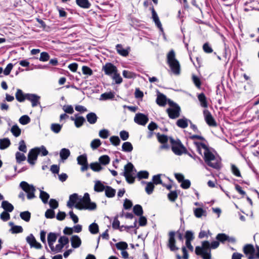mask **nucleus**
<instances>
[{"instance_id": "nucleus-1", "label": "nucleus", "mask_w": 259, "mask_h": 259, "mask_svg": "<svg viewBox=\"0 0 259 259\" xmlns=\"http://www.w3.org/2000/svg\"><path fill=\"white\" fill-rule=\"evenodd\" d=\"M67 206L69 208L75 207L79 210H94L97 206L95 203L91 201L90 195L85 193L83 196L76 193L70 195Z\"/></svg>"}, {"instance_id": "nucleus-2", "label": "nucleus", "mask_w": 259, "mask_h": 259, "mask_svg": "<svg viewBox=\"0 0 259 259\" xmlns=\"http://www.w3.org/2000/svg\"><path fill=\"white\" fill-rule=\"evenodd\" d=\"M197 151L203 156L205 163L209 166L219 168L220 166V158L215 155L211 150L203 142H194Z\"/></svg>"}, {"instance_id": "nucleus-3", "label": "nucleus", "mask_w": 259, "mask_h": 259, "mask_svg": "<svg viewBox=\"0 0 259 259\" xmlns=\"http://www.w3.org/2000/svg\"><path fill=\"white\" fill-rule=\"evenodd\" d=\"M57 235L54 233H50L48 235V245L52 252L54 253L60 252L65 245L69 243V239L67 237L63 236H61L58 240V244L54 246V244L57 240Z\"/></svg>"}, {"instance_id": "nucleus-4", "label": "nucleus", "mask_w": 259, "mask_h": 259, "mask_svg": "<svg viewBox=\"0 0 259 259\" xmlns=\"http://www.w3.org/2000/svg\"><path fill=\"white\" fill-rule=\"evenodd\" d=\"M220 245L219 242L214 241L211 244L207 241L202 242L201 246H196L195 253L198 255H201L203 259H211L210 248L215 249Z\"/></svg>"}, {"instance_id": "nucleus-5", "label": "nucleus", "mask_w": 259, "mask_h": 259, "mask_svg": "<svg viewBox=\"0 0 259 259\" xmlns=\"http://www.w3.org/2000/svg\"><path fill=\"white\" fill-rule=\"evenodd\" d=\"M167 62L172 72L176 75H179L180 73V65L176 58L175 53L172 50L170 51L167 55Z\"/></svg>"}, {"instance_id": "nucleus-6", "label": "nucleus", "mask_w": 259, "mask_h": 259, "mask_svg": "<svg viewBox=\"0 0 259 259\" xmlns=\"http://www.w3.org/2000/svg\"><path fill=\"white\" fill-rule=\"evenodd\" d=\"M124 176L128 183H133L136 176V170L131 163L124 166Z\"/></svg>"}, {"instance_id": "nucleus-7", "label": "nucleus", "mask_w": 259, "mask_h": 259, "mask_svg": "<svg viewBox=\"0 0 259 259\" xmlns=\"http://www.w3.org/2000/svg\"><path fill=\"white\" fill-rule=\"evenodd\" d=\"M20 187L27 193V197L28 199H31L35 197V188L32 185H30L25 181H22L20 184Z\"/></svg>"}, {"instance_id": "nucleus-8", "label": "nucleus", "mask_w": 259, "mask_h": 259, "mask_svg": "<svg viewBox=\"0 0 259 259\" xmlns=\"http://www.w3.org/2000/svg\"><path fill=\"white\" fill-rule=\"evenodd\" d=\"M168 104L170 107L166 109V112L168 114L169 118L175 119L180 116V108L177 104L172 101H168Z\"/></svg>"}, {"instance_id": "nucleus-9", "label": "nucleus", "mask_w": 259, "mask_h": 259, "mask_svg": "<svg viewBox=\"0 0 259 259\" xmlns=\"http://www.w3.org/2000/svg\"><path fill=\"white\" fill-rule=\"evenodd\" d=\"M171 149L174 153L178 155H180L185 153L186 149L179 140H175L170 139Z\"/></svg>"}, {"instance_id": "nucleus-10", "label": "nucleus", "mask_w": 259, "mask_h": 259, "mask_svg": "<svg viewBox=\"0 0 259 259\" xmlns=\"http://www.w3.org/2000/svg\"><path fill=\"white\" fill-rule=\"evenodd\" d=\"M102 70L105 72V74L110 77L118 71L116 67L110 63H106L103 65Z\"/></svg>"}, {"instance_id": "nucleus-11", "label": "nucleus", "mask_w": 259, "mask_h": 259, "mask_svg": "<svg viewBox=\"0 0 259 259\" xmlns=\"http://www.w3.org/2000/svg\"><path fill=\"white\" fill-rule=\"evenodd\" d=\"M243 252L248 259L256 258L255 249L251 244H247L243 247Z\"/></svg>"}, {"instance_id": "nucleus-12", "label": "nucleus", "mask_w": 259, "mask_h": 259, "mask_svg": "<svg viewBox=\"0 0 259 259\" xmlns=\"http://www.w3.org/2000/svg\"><path fill=\"white\" fill-rule=\"evenodd\" d=\"M148 120L147 116L141 113L136 114L134 118V121L136 123L142 125H146Z\"/></svg>"}, {"instance_id": "nucleus-13", "label": "nucleus", "mask_w": 259, "mask_h": 259, "mask_svg": "<svg viewBox=\"0 0 259 259\" xmlns=\"http://www.w3.org/2000/svg\"><path fill=\"white\" fill-rule=\"evenodd\" d=\"M27 242L29 244L30 247L35 248L36 249H41V245L36 240L34 236L31 234L29 235L26 238Z\"/></svg>"}, {"instance_id": "nucleus-14", "label": "nucleus", "mask_w": 259, "mask_h": 259, "mask_svg": "<svg viewBox=\"0 0 259 259\" xmlns=\"http://www.w3.org/2000/svg\"><path fill=\"white\" fill-rule=\"evenodd\" d=\"M175 233L174 232H170L168 234V242L167 245L171 251H174L178 250L179 248L176 245V240L175 239Z\"/></svg>"}, {"instance_id": "nucleus-15", "label": "nucleus", "mask_w": 259, "mask_h": 259, "mask_svg": "<svg viewBox=\"0 0 259 259\" xmlns=\"http://www.w3.org/2000/svg\"><path fill=\"white\" fill-rule=\"evenodd\" d=\"M77 163L80 165L81 170L84 171L87 170L88 168V164L87 161V157L86 155H81L77 158Z\"/></svg>"}, {"instance_id": "nucleus-16", "label": "nucleus", "mask_w": 259, "mask_h": 259, "mask_svg": "<svg viewBox=\"0 0 259 259\" xmlns=\"http://www.w3.org/2000/svg\"><path fill=\"white\" fill-rule=\"evenodd\" d=\"M38 153L36 148L31 149L28 154L27 161L31 165H34L37 158Z\"/></svg>"}, {"instance_id": "nucleus-17", "label": "nucleus", "mask_w": 259, "mask_h": 259, "mask_svg": "<svg viewBox=\"0 0 259 259\" xmlns=\"http://www.w3.org/2000/svg\"><path fill=\"white\" fill-rule=\"evenodd\" d=\"M203 115L205 121L209 126H216V122L208 110L205 109L203 111Z\"/></svg>"}, {"instance_id": "nucleus-18", "label": "nucleus", "mask_w": 259, "mask_h": 259, "mask_svg": "<svg viewBox=\"0 0 259 259\" xmlns=\"http://www.w3.org/2000/svg\"><path fill=\"white\" fill-rule=\"evenodd\" d=\"M40 97L32 94H26V100H29L31 102L32 106L35 107L40 104L39 99Z\"/></svg>"}, {"instance_id": "nucleus-19", "label": "nucleus", "mask_w": 259, "mask_h": 259, "mask_svg": "<svg viewBox=\"0 0 259 259\" xmlns=\"http://www.w3.org/2000/svg\"><path fill=\"white\" fill-rule=\"evenodd\" d=\"M70 119L74 122L75 126L77 128L81 127L85 121V118L78 114H75L74 116H71Z\"/></svg>"}, {"instance_id": "nucleus-20", "label": "nucleus", "mask_w": 259, "mask_h": 259, "mask_svg": "<svg viewBox=\"0 0 259 259\" xmlns=\"http://www.w3.org/2000/svg\"><path fill=\"white\" fill-rule=\"evenodd\" d=\"M216 238L217 240L222 243H224L226 241H227L229 242H234L235 241V239L234 238L230 237L226 234L223 233L218 234Z\"/></svg>"}, {"instance_id": "nucleus-21", "label": "nucleus", "mask_w": 259, "mask_h": 259, "mask_svg": "<svg viewBox=\"0 0 259 259\" xmlns=\"http://www.w3.org/2000/svg\"><path fill=\"white\" fill-rule=\"evenodd\" d=\"M71 246L74 248H77L80 246L81 240L77 235H73L70 238Z\"/></svg>"}, {"instance_id": "nucleus-22", "label": "nucleus", "mask_w": 259, "mask_h": 259, "mask_svg": "<svg viewBox=\"0 0 259 259\" xmlns=\"http://www.w3.org/2000/svg\"><path fill=\"white\" fill-rule=\"evenodd\" d=\"M197 97L200 103L201 106L204 108H207L208 104L205 95L203 93H201L199 94Z\"/></svg>"}, {"instance_id": "nucleus-23", "label": "nucleus", "mask_w": 259, "mask_h": 259, "mask_svg": "<svg viewBox=\"0 0 259 259\" xmlns=\"http://www.w3.org/2000/svg\"><path fill=\"white\" fill-rule=\"evenodd\" d=\"M152 18L153 21H154L156 26L160 29H162V25L160 23V21L159 19L158 16L155 11L154 9L152 8Z\"/></svg>"}, {"instance_id": "nucleus-24", "label": "nucleus", "mask_w": 259, "mask_h": 259, "mask_svg": "<svg viewBox=\"0 0 259 259\" xmlns=\"http://www.w3.org/2000/svg\"><path fill=\"white\" fill-rule=\"evenodd\" d=\"M104 191L105 195L109 198L114 197L116 193V190L110 186H106Z\"/></svg>"}, {"instance_id": "nucleus-25", "label": "nucleus", "mask_w": 259, "mask_h": 259, "mask_svg": "<svg viewBox=\"0 0 259 259\" xmlns=\"http://www.w3.org/2000/svg\"><path fill=\"white\" fill-rule=\"evenodd\" d=\"M188 122H191L190 120L183 118L177 120V125L181 128H185L188 126Z\"/></svg>"}, {"instance_id": "nucleus-26", "label": "nucleus", "mask_w": 259, "mask_h": 259, "mask_svg": "<svg viewBox=\"0 0 259 259\" xmlns=\"http://www.w3.org/2000/svg\"><path fill=\"white\" fill-rule=\"evenodd\" d=\"M10 140L8 138L0 139V149L4 150L10 146Z\"/></svg>"}, {"instance_id": "nucleus-27", "label": "nucleus", "mask_w": 259, "mask_h": 259, "mask_svg": "<svg viewBox=\"0 0 259 259\" xmlns=\"http://www.w3.org/2000/svg\"><path fill=\"white\" fill-rule=\"evenodd\" d=\"M76 2L78 6L83 9H89L91 7L88 0H76Z\"/></svg>"}, {"instance_id": "nucleus-28", "label": "nucleus", "mask_w": 259, "mask_h": 259, "mask_svg": "<svg viewBox=\"0 0 259 259\" xmlns=\"http://www.w3.org/2000/svg\"><path fill=\"white\" fill-rule=\"evenodd\" d=\"M2 207L5 211L8 212H12L14 209L13 205L7 201H3L2 202Z\"/></svg>"}, {"instance_id": "nucleus-29", "label": "nucleus", "mask_w": 259, "mask_h": 259, "mask_svg": "<svg viewBox=\"0 0 259 259\" xmlns=\"http://www.w3.org/2000/svg\"><path fill=\"white\" fill-rule=\"evenodd\" d=\"M156 103L159 106H164L166 103V97L163 94H159L158 95L156 99Z\"/></svg>"}, {"instance_id": "nucleus-30", "label": "nucleus", "mask_w": 259, "mask_h": 259, "mask_svg": "<svg viewBox=\"0 0 259 259\" xmlns=\"http://www.w3.org/2000/svg\"><path fill=\"white\" fill-rule=\"evenodd\" d=\"M16 98L19 102H22L26 99V94H24L22 90L18 89L16 93Z\"/></svg>"}, {"instance_id": "nucleus-31", "label": "nucleus", "mask_w": 259, "mask_h": 259, "mask_svg": "<svg viewBox=\"0 0 259 259\" xmlns=\"http://www.w3.org/2000/svg\"><path fill=\"white\" fill-rule=\"evenodd\" d=\"M97 116L95 113L91 112L87 115V119L90 124H94L97 120Z\"/></svg>"}, {"instance_id": "nucleus-32", "label": "nucleus", "mask_w": 259, "mask_h": 259, "mask_svg": "<svg viewBox=\"0 0 259 259\" xmlns=\"http://www.w3.org/2000/svg\"><path fill=\"white\" fill-rule=\"evenodd\" d=\"M70 155V152L68 149L63 148L60 150V156L63 160L67 159Z\"/></svg>"}, {"instance_id": "nucleus-33", "label": "nucleus", "mask_w": 259, "mask_h": 259, "mask_svg": "<svg viewBox=\"0 0 259 259\" xmlns=\"http://www.w3.org/2000/svg\"><path fill=\"white\" fill-rule=\"evenodd\" d=\"M194 213L196 218H200L202 216L206 215V210L201 208H196L194 209Z\"/></svg>"}, {"instance_id": "nucleus-34", "label": "nucleus", "mask_w": 259, "mask_h": 259, "mask_svg": "<svg viewBox=\"0 0 259 259\" xmlns=\"http://www.w3.org/2000/svg\"><path fill=\"white\" fill-rule=\"evenodd\" d=\"M106 186L99 181H96L94 186V190L97 192H101L105 190Z\"/></svg>"}, {"instance_id": "nucleus-35", "label": "nucleus", "mask_w": 259, "mask_h": 259, "mask_svg": "<svg viewBox=\"0 0 259 259\" xmlns=\"http://www.w3.org/2000/svg\"><path fill=\"white\" fill-rule=\"evenodd\" d=\"M11 132L15 137H17L20 135L21 130L17 124H15L12 126Z\"/></svg>"}, {"instance_id": "nucleus-36", "label": "nucleus", "mask_w": 259, "mask_h": 259, "mask_svg": "<svg viewBox=\"0 0 259 259\" xmlns=\"http://www.w3.org/2000/svg\"><path fill=\"white\" fill-rule=\"evenodd\" d=\"M122 149L123 151L130 152L133 150V147L130 142H125L122 144Z\"/></svg>"}, {"instance_id": "nucleus-37", "label": "nucleus", "mask_w": 259, "mask_h": 259, "mask_svg": "<svg viewBox=\"0 0 259 259\" xmlns=\"http://www.w3.org/2000/svg\"><path fill=\"white\" fill-rule=\"evenodd\" d=\"M15 157L17 162L19 163L26 159V156L23 152H17L15 154Z\"/></svg>"}, {"instance_id": "nucleus-38", "label": "nucleus", "mask_w": 259, "mask_h": 259, "mask_svg": "<svg viewBox=\"0 0 259 259\" xmlns=\"http://www.w3.org/2000/svg\"><path fill=\"white\" fill-rule=\"evenodd\" d=\"M116 50L118 54L122 56L125 57L128 54V51L127 50L123 49L120 45L118 44L116 46Z\"/></svg>"}, {"instance_id": "nucleus-39", "label": "nucleus", "mask_w": 259, "mask_h": 259, "mask_svg": "<svg viewBox=\"0 0 259 259\" xmlns=\"http://www.w3.org/2000/svg\"><path fill=\"white\" fill-rule=\"evenodd\" d=\"M114 97V95L112 92L105 93L101 94L100 96V100H106L109 99H112Z\"/></svg>"}, {"instance_id": "nucleus-40", "label": "nucleus", "mask_w": 259, "mask_h": 259, "mask_svg": "<svg viewBox=\"0 0 259 259\" xmlns=\"http://www.w3.org/2000/svg\"><path fill=\"white\" fill-rule=\"evenodd\" d=\"M111 77L116 84H120L122 82V78L120 76L119 73L118 72V71H116V73H115L114 74H113Z\"/></svg>"}, {"instance_id": "nucleus-41", "label": "nucleus", "mask_w": 259, "mask_h": 259, "mask_svg": "<svg viewBox=\"0 0 259 259\" xmlns=\"http://www.w3.org/2000/svg\"><path fill=\"white\" fill-rule=\"evenodd\" d=\"M89 229L90 232L93 234H97L99 232L98 225L95 223L91 224L89 226Z\"/></svg>"}, {"instance_id": "nucleus-42", "label": "nucleus", "mask_w": 259, "mask_h": 259, "mask_svg": "<svg viewBox=\"0 0 259 259\" xmlns=\"http://www.w3.org/2000/svg\"><path fill=\"white\" fill-rule=\"evenodd\" d=\"M146 184V186L145 187V191L148 194L150 195L152 194L153 192V191L154 188V185L152 182H147Z\"/></svg>"}, {"instance_id": "nucleus-43", "label": "nucleus", "mask_w": 259, "mask_h": 259, "mask_svg": "<svg viewBox=\"0 0 259 259\" xmlns=\"http://www.w3.org/2000/svg\"><path fill=\"white\" fill-rule=\"evenodd\" d=\"M35 148L38 154H40L42 156H45L48 154V151L44 146Z\"/></svg>"}, {"instance_id": "nucleus-44", "label": "nucleus", "mask_w": 259, "mask_h": 259, "mask_svg": "<svg viewBox=\"0 0 259 259\" xmlns=\"http://www.w3.org/2000/svg\"><path fill=\"white\" fill-rule=\"evenodd\" d=\"M39 197L44 203H47L50 197V195L47 192L40 190Z\"/></svg>"}, {"instance_id": "nucleus-45", "label": "nucleus", "mask_w": 259, "mask_h": 259, "mask_svg": "<svg viewBox=\"0 0 259 259\" xmlns=\"http://www.w3.org/2000/svg\"><path fill=\"white\" fill-rule=\"evenodd\" d=\"M110 158L108 155H102L99 158L100 163L103 165H107L110 162Z\"/></svg>"}, {"instance_id": "nucleus-46", "label": "nucleus", "mask_w": 259, "mask_h": 259, "mask_svg": "<svg viewBox=\"0 0 259 259\" xmlns=\"http://www.w3.org/2000/svg\"><path fill=\"white\" fill-rule=\"evenodd\" d=\"M20 216L22 220L28 222L30 220L31 214L28 211H25L21 212Z\"/></svg>"}, {"instance_id": "nucleus-47", "label": "nucleus", "mask_w": 259, "mask_h": 259, "mask_svg": "<svg viewBox=\"0 0 259 259\" xmlns=\"http://www.w3.org/2000/svg\"><path fill=\"white\" fill-rule=\"evenodd\" d=\"M162 176L161 174H158L154 175L152 178L153 183L154 185L161 184L162 185V182L161 179V177Z\"/></svg>"}, {"instance_id": "nucleus-48", "label": "nucleus", "mask_w": 259, "mask_h": 259, "mask_svg": "<svg viewBox=\"0 0 259 259\" xmlns=\"http://www.w3.org/2000/svg\"><path fill=\"white\" fill-rule=\"evenodd\" d=\"M19 121L21 124L25 125L30 122V118L28 115H23L19 118Z\"/></svg>"}, {"instance_id": "nucleus-49", "label": "nucleus", "mask_w": 259, "mask_h": 259, "mask_svg": "<svg viewBox=\"0 0 259 259\" xmlns=\"http://www.w3.org/2000/svg\"><path fill=\"white\" fill-rule=\"evenodd\" d=\"M133 211L138 216H141L143 214V209L140 205H136L133 208Z\"/></svg>"}, {"instance_id": "nucleus-50", "label": "nucleus", "mask_w": 259, "mask_h": 259, "mask_svg": "<svg viewBox=\"0 0 259 259\" xmlns=\"http://www.w3.org/2000/svg\"><path fill=\"white\" fill-rule=\"evenodd\" d=\"M109 135V131L107 129H102L99 132V137L104 139H107Z\"/></svg>"}, {"instance_id": "nucleus-51", "label": "nucleus", "mask_w": 259, "mask_h": 259, "mask_svg": "<svg viewBox=\"0 0 259 259\" xmlns=\"http://www.w3.org/2000/svg\"><path fill=\"white\" fill-rule=\"evenodd\" d=\"M101 145L100 139H96L93 140L91 143V147L93 149H96Z\"/></svg>"}, {"instance_id": "nucleus-52", "label": "nucleus", "mask_w": 259, "mask_h": 259, "mask_svg": "<svg viewBox=\"0 0 259 259\" xmlns=\"http://www.w3.org/2000/svg\"><path fill=\"white\" fill-rule=\"evenodd\" d=\"M62 128V126L59 124L53 123L51 125V130L55 133H59Z\"/></svg>"}, {"instance_id": "nucleus-53", "label": "nucleus", "mask_w": 259, "mask_h": 259, "mask_svg": "<svg viewBox=\"0 0 259 259\" xmlns=\"http://www.w3.org/2000/svg\"><path fill=\"white\" fill-rule=\"evenodd\" d=\"M122 75L124 77L128 79L134 78L136 77V74L128 70H123Z\"/></svg>"}, {"instance_id": "nucleus-54", "label": "nucleus", "mask_w": 259, "mask_h": 259, "mask_svg": "<svg viewBox=\"0 0 259 259\" xmlns=\"http://www.w3.org/2000/svg\"><path fill=\"white\" fill-rule=\"evenodd\" d=\"M91 168L95 171H99L102 169L100 164L98 162L92 163L90 164Z\"/></svg>"}, {"instance_id": "nucleus-55", "label": "nucleus", "mask_w": 259, "mask_h": 259, "mask_svg": "<svg viewBox=\"0 0 259 259\" xmlns=\"http://www.w3.org/2000/svg\"><path fill=\"white\" fill-rule=\"evenodd\" d=\"M18 149L20 151L23 153L27 152V147L24 140H21L19 143Z\"/></svg>"}, {"instance_id": "nucleus-56", "label": "nucleus", "mask_w": 259, "mask_h": 259, "mask_svg": "<svg viewBox=\"0 0 259 259\" xmlns=\"http://www.w3.org/2000/svg\"><path fill=\"white\" fill-rule=\"evenodd\" d=\"M110 141L114 146H118L120 144V140L118 136H111L110 138Z\"/></svg>"}, {"instance_id": "nucleus-57", "label": "nucleus", "mask_w": 259, "mask_h": 259, "mask_svg": "<svg viewBox=\"0 0 259 259\" xmlns=\"http://www.w3.org/2000/svg\"><path fill=\"white\" fill-rule=\"evenodd\" d=\"M116 247L121 250H125L127 248V244L125 242H120L116 244Z\"/></svg>"}, {"instance_id": "nucleus-58", "label": "nucleus", "mask_w": 259, "mask_h": 259, "mask_svg": "<svg viewBox=\"0 0 259 259\" xmlns=\"http://www.w3.org/2000/svg\"><path fill=\"white\" fill-rule=\"evenodd\" d=\"M50 59V56L47 52H44L40 54L39 57V60L42 62H46Z\"/></svg>"}, {"instance_id": "nucleus-59", "label": "nucleus", "mask_w": 259, "mask_h": 259, "mask_svg": "<svg viewBox=\"0 0 259 259\" xmlns=\"http://www.w3.org/2000/svg\"><path fill=\"white\" fill-rule=\"evenodd\" d=\"M45 217L48 219H53L55 217V211L52 209H48L45 212Z\"/></svg>"}, {"instance_id": "nucleus-60", "label": "nucleus", "mask_w": 259, "mask_h": 259, "mask_svg": "<svg viewBox=\"0 0 259 259\" xmlns=\"http://www.w3.org/2000/svg\"><path fill=\"white\" fill-rule=\"evenodd\" d=\"M64 111L68 114H72L74 112L73 108L71 105H64L63 107Z\"/></svg>"}, {"instance_id": "nucleus-61", "label": "nucleus", "mask_w": 259, "mask_h": 259, "mask_svg": "<svg viewBox=\"0 0 259 259\" xmlns=\"http://www.w3.org/2000/svg\"><path fill=\"white\" fill-rule=\"evenodd\" d=\"M23 228L20 226H14L12 227L11 231L12 233H18L23 232Z\"/></svg>"}, {"instance_id": "nucleus-62", "label": "nucleus", "mask_w": 259, "mask_h": 259, "mask_svg": "<svg viewBox=\"0 0 259 259\" xmlns=\"http://www.w3.org/2000/svg\"><path fill=\"white\" fill-rule=\"evenodd\" d=\"M192 80L193 83L195 84V86L198 88H200L201 86V81L200 79L196 76V75H193L192 76Z\"/></svg>"}, {"instance_id": "nucleus-63", "label": "nucleus", "mask_w": 259, "mask_h": 259, "mask_svg": "<svg viewBox=\"0 0 259 259\" xmlns=\"http://www.w3.org/2000/svg\"><path fill=\"white\" fill-rule=\"evenodd\" d=\"M178 197V194L176 191H171L168 194V198L171 201H174Z\"/></svg>"}, {"instance_id": "nucleus-64", "label": "nucleus", "mask_w": 259, "mask_h": 259, "mask_svg": "<svg viewBox=\"0 0 259 259\" xmlns=\"http://www.w3.org/2000/svg\"><path fill=\"white\" fill-rule=\"evenodd\" d=\"M82 73L84 74L91 75L93 74L92 69L88 66H83L82 67Z\"/></svg>"}]
</instances>
